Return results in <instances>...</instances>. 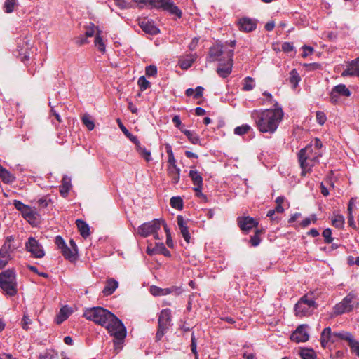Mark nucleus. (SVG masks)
I'll use <instances>...</instances> for the list:
<instances>
[{
    "instance_id": "obj_1",
    "label": "nucleus",
    "mask_w": 359,
    "mask_h": 359,
    "mask_svg": "<svg viewBox=\"0 0 359 359\" xmlns=\"http://www.w3.org/2000/svg\"><path fill=\"white\" fill-rule=\"evenodd\" d=\"M83 317L104 327L110 335L114 338L115 348H119V346L126 337V328L119 318L107 309L100 306L86 309L84 311Z\"/></svg>"
},
{
    "instance_id": "obj_2",
    "label": "nucleus",
    "mask_w": 359,
    "mask_h": 359,
    "mask_svg": "<svg viewBox=\"0 0 359 359\" xmlns=\"http://www.w3.org/2000/svg\"><path fill=\"white\" fill-rule=\"evenodd\" d=\"M284 112L279 104L275 101L273 109L262 111L256 121V126L261 133L273 134L283 120Z\"/></svg>"
},
{
    "instance_id": "obj_3",
    "label": "nucleus",
    "mask_w": 359,
    "mask_h": 359,
    "mask_svg": "<svg viewBox=\"0 0 359 359\" xmlns=\"http://www.w3.org/2000/svg\"><path fill=\"white\" fill-rule=\"evenodd\" d=\"M320 156V151H314L312 145H307L302 149L298 153V160L302 168L301 175L305 176L306 173H309Z\"/></svg>"
},
{
    "instance_id": "obj_4",
    "label": "nucleus",
    "mask_w": 359,
    "mask_h": 359,
    "mask_svg": "<svg viewBox=\"0 0 359 359\" xmlns=\"http://www.w3.org/2000/svg\"><path fill=\"white\" fill-rule=\"evenodd\" d=\"M133 1L137 4L149 5L152 8L162 9L163 11L178 18H180L182 15V11L172 0H133Z\"/></svg>"
},
{
    "instance_id": "obj_5",
    "label": "nucleus",
    "mask_w": 359,
    "mask_h": 359,
    "mask_svg": "<svg viewBox=\"0 0 359 359\" xmlns=\"http://www.w3.org/2000/svg\"><path fill=\"white\" fill-rule=\"evenodd\" d=\"M317 308L315 300L311 297V294H305L297 302L294 306L295 315L298 317H304L310 316Z\"/></svg>"
},
{
    "instance_id": "obj_6",
    "label": "nucleus",
    "mask_w": 359,
    "mask_h": 359,
    "mask_svg": "<svg viewBox=\"0 0 359 359\" xmlns=\"http://www.w3.org/2000/svg\"><path fill=\"white\" fill-rule=\"evenodd\" d=\"M13 205L30 224L35 226L39 223V215L37 213L35 208L25 205L21 201L17 200L13 201Z\"/></svg>"
},
{
    "instance_id": "obj_7",
    "label": "nucleus",
    "mask_w": 359,
    "mask_h": 359,
    "mask_svg": "<svg viewBox=\"0 0 359 359\" xmlns=\"http://www.w3.org/2000/svg\"><path fill=\"white\" fill-rule=\"evenodd\" d=\"M171 323V311L169 309H163L158 316V330L156 334V341H160L166 331L170 326Z\"/></svg>"
},
{
    "instance_id": "obj_8",
    "label": "nucleus",
    "mask_w": 359,
    "mask_h": 359,
    "mask_svg": "<svg viewBox=\"0 0 359 359\" xmlns=\"http://www.w3.org/2000/svg\"><path fill=\"white\" fill-rule=\"evenodd\" d=\"M161 226V219H156L151 222L142 224L138 227V234L142 237L146 238L150 235H154L155 239H159L157 231Z\"/></svg>"
},
{
    "instance_id": "obj_9",
    "label": "nucleus",
    "mask_w": 359,
    "mask_h": 359,
    "mask_svg": "<svg viewBox=\"0 0 359 359\" xmlns=\"http://www.w3.org/2000/svg\"><path fill=\"white\" fill-rule=\"evenodd\" d=\"M226 60L219 62V67L217 69V74L222 78H226L231 72L233 67V50H228L226 53Z\"/></svg>"
},
{
    "instance_id": "obj_10",
    "label": "nucleus",
    "mask_w": 359,
    "mask_h": 359,
    "mask_svg": "<svg viewBox=\"0 0 359 359\" xmlns=\"http://www.w3.org/2000/svg\"><path fill=\"white\" fill-rule=\"evenodd\" d=\"M355 296L353 293H349L340 303L334 306V313L336 315H340L344 313L349 312L353 310L354 306V300Z\"/></svg>"
},
{
    "instance_id": "obj_11",
    "label": "nucleus",
    "mask_w": 359,
    "mask_h": 359,
    "mask_svg": "<svg viewBox=\"0 0 359 359\" xmlns=\"http://www.w3.org/2000/svg\"><path fill=\"white\" fill-rule=\"evenodd\" d=\"M25 248L35 258H42L45 255L41 245L33 237L29 238L26 242Z\"/></svg>"
},
{
    "instance_id": "obj_12",
    "label": "nucleus",
    "mask_w": 359,
    "mask_h": 359,
    "mask_svg": "<svg viewBox=\"0 0 359 359\" xmlns=\"http://www.w3.org/2000/svg\"><path fill=\"white\" fill-rule=\"evenodd\" d=\"M228 50H224L222 46L216 45L213 47H211L209 50V61L213 62L215 60H218L219 62H223L226 60V53Z\"/></svg>"
},
{
    "instance_id": "obj_13",
    "label": "nucleus",
    "mask_w": 359,
    "mask_h": 359,
    "mask_svg": "<svg viewBox=\"0 0 359 359\" xmlns=\"http://www.w3.org/2000/svg\"><path fill=\"white\" fill-rule=\"evenodd\" d=\"M306 325H300L290 336L292 341L297 343L306 342L309 340V335L306 330Z\"/></svg>"
},
{
    "instance_id": "obj_14",
    "label": "nucleus",
    "mask_w": 359,
    "mask_h": 359,
    "mask_svg": "<svg viewBox=\"0 0 359 359\" xmlns=\"http://www.w3.org/2000/svg\"><path fill=\"white\" fill-rule=\"evenodd\" d=\"M238 225L243 231H248L258 225V222L251 217H238Z\"/></svg>"
},
{
    "instance_id": "obj_15",
    "label": "nucleus",
    "mask_w": 359,
    "mask_h": 359,
    "mask_svg": "<svg viewBox=\"0 0 359 359\" xmlns=\"http://www.w3.org/2000/svg\"><path fill=\"white\" fill-rule=\"evenodd\" d=\"M13 240V236H8L0 249V257L8 261L11 259V252L15 249L11 244Z\"/></svg>"
},
{
    "instance_id": "obj_16",
    "label": "nucleus",
    "mask_w": 359,
    "mask_h": 359,
    "mask_svg": "<svg viewBox=\"0 0 359 359\" xmlns=\"http://www.w3.org/2000/svg\"><path fill=\"white\" fill-rule=\"evenodd\" d=\"M238 29L245 32H250L257 27V20L250 18H242L238 22Z\"/></svg>"
},
{
    "instance_id": "obj_17",
    "label": "nucleus",
    "mask_w": 359,
    "mask_h": 359,
    "mask_svg": "<svg viewBox=\"0 0 359 359\" xmlns=\"http://www.w3.org/2000/svg\"><path fill=\"white\" fill-rule=\"evenodd\" d=\"M141 29L147 34L155 35L159 32V29L155 26L154 23L148 20L144 19L139 22Z\"/></svg>"
},
{
    "instance_id": "obj_18",
    "label": "nucleus",
    "mask_w": 359,
    "mask_h": 359,
    "mask_svg": "<svg viewBox=\"0 0 359 359\" xmlns=\"http://www.w3.org/2000/svg\"><path fill=\"white\" fill-rule=\"evenodd\" d=\"M342 76H355L359 77V58L353 60L346 69L341 73Z\"/></svg>"
},
{
    "instance_id": "obj_19",
    "label": "nucleus",
    "mask_w": 359,
    "mask_h": 359,
    "mask_svg": "<svg viewBox=\"0 0 359 359\" xmlns=\"http://www.w3.org/2000/svg\"><path fill=\"white\" fill-rule=\"evenodd\" d=\"M177 220L182 237L185 241L189 243L190 242L191 236L189 234L188 227L186 225V222L182 215H178Z\"/></svg>"
},
{
    "instance_id": "obj_20",
    "label": "nucleus",
    "mask_w": 359,
    "mask_h": 359,
    "mask_svg": "<svg viewBox=\"0 0 359 359\" xmlns=\"http://www.w3.org/2000/svg\"><path fill=\"white\" fill-rule=\"evenodd\" d=\"M118 286V282L114 278H108L105 287L102 290L104 296L107 297L112 294Z\"/></svg>"
},
{
    "instance_id": "obj_21",
    "label": "nucleus",
    "mask_w": 359,
    "mask_h": 359,
    "mask_svg": "<svg viewBox=\"0 0 359 359\" xmlns=\"http://www.w3.org/2000/svg\"><path fill=\"white\" fill-rule=\"evenodd\" d=\"M16 282H7L5 281L0 283V287L6 292L9 296H14L17 293Z\"/></svg>"
},
{
    "instance_id": "obj_22",
    "label": "nucleus",
    "mask_w": 359,
    "mask_h": 359,
    "mask_svg": "<svg viewBox=\"0 0 359 359\" xmlns=\"http://www.w3.org/2000/svg\"><path fill=\"white\" fill-rule=\"evenodd\" d=\"M196 59V55H187L180 59L179 65L182 69H187L191 67Z\"/></svg>"
},
{
    "instance_id": "obj_23",
    "label": "nucleus",
    "mask_w": 359,
    "mask_h": 359,
    "mask_svg": "<svg viewBox=\"0 0 359 359\" xmlns=\"http://www.w3.org/2000/svg\"><path fill=\"white\" fill-rule=\"evenodd\" d=\"M334 336L333 335V333L331 332L330 327H326L325 328L322 333L320 337V343L323 347H325L327 343L329 341H332V342L334 341Z\"/></svg>"
},
{
    "instance_id": "obj_24",
    "label": "nucleus",
    "mask_w": 359,
    "mask_h": 359,
    "mask_svg": "<svg viewBox=\"0 0 359 359\" xmlns=\"http://www.w3.org/2000/svg\"><path fill=\"white\" fill-rule=\"evenodd\" d=\"M189 176L191 178L194 187H203V177L202 175L193 168L190 170Z\"/></svg>"
},
{
    "instance_id": "obj_25",
    "label": "nucleus",
    "mask_w": 359,
    "mask_h": 359,
    "mask_svg": "<svg viewBox=\"0 0 359 359\" xmlns=\"http://www.w3.org/2000/svg\"><path fill=\"white\" fill-rule=\"evenodd\" d=\"M76 224L80 234L86 238L90 235V228L88 224L81 219H77Z\"/></svg>"
},
{
    "instance_id": "obj_26",
    "label": "nucleus",
    "mask_w": 359,
    "mask_h": 359,
    "mask_svg": "<svg viewBox=\"0 0 359 359\" xmlns=\"http://www.w3.org/2000/svg\"><path fill=\"white\" fill-rule=\"evenodd\" d=\"M168 173L173 184L178 183L180 177V169L177 166H168Z\"/></svg>"
},
{
    "instance_id": "obj_27",
    "label": "nucleus",
    "mask_w": 359,
    "mask_h": 359,
    "mask_svg": "<svg viewBox=\"0 0 359 359\" xmlns=\"http://www.w3.org/2000/svg\"><path fill=\"white\" fill-rule=\"evenodd\" d=\"M62 255L65 258L72 262H74L77 259L76 252H74L72 249L69 248L67 245L61 250Z\"/></svg>"
},
{
    "instance_id": "obj_28",
    "label": "nucleus",
    "mask_w": 359,
    "mask_h": 359,
    "mask_svg": "<svg viewBox=\"0 0 359 359\" xmlns=\"http://www.w3.org/2000/svg\"><path fill=\"white\" fill-rule=\"evenodd\" d=\"M102 32L101 30H97L96 32L94 43L99 51H100L102 53H104L106 51V46L102 37Z\"/></svg>"
},
{
    "instance_id": "obj_29",
    "label": "nucleus",
    "mask_w": 359,
    "mask_h": 359,
    "mask_svg": "<svg viewBox=\"0 0 359 359\" xmlns=\"http://www.w3.org/2000/svg\"><path fill=\"white\" fill-rule=\"evenodd\" d=\"M16 282L15 281V274L13 270H6L1 273H0V283L3 282Z\"/></svg>"
},
{
    "instance_id": "obj_30",
    "label": "nucleus",
    "mask_w": 359,
    "mask_h": 359,
    "mask_svg": "<svg viewBox=\"0 0 359 359\" xmlns=\"http://www.w3.org/2000/svg\"><path fill=\"white\" fill-rule=\"evenodd\" d=\"M134 144H135L137 151L145 161L147 162L151 161V152L149 150L142 147L139 141L138 143Z\"/></svg>"
},
{
    "instance_id": "obj_31",
    "label": "nucleus",
    "mask_w": 359,
    "mask_h": 359,
    "mask_svg": "<svg viewBox=\"0 0 359 359\" xmlns=\"http://www.w3.org/2000/svg\"><path fill=\"white\" fill-rule=\"evenodd\" d=\"M299 355L302 359H316L317 355L315 351L311 348H302L299 351Z\"/></svg>"
},
{
    "instance_id": "obj_32",
    "label": "nucleus",
    "mask_w": 359,
    "mask_h": 359,
    "mask_svg": "<svg viewBox=\"0 0 359 359\" xmlns=\"http://www.w3.org/2000/svg\"><path fill=\"white\" fill-rule=\"evenodd\" d=\"M333 335L334 336V337H337L341 339L347 341L348 343V346L350 347L355 341L352 334L348 332H334Z\"/></svg>"
},
{
    "instance_id": "obj_33",
    "label": "nucleus",
    "mask_w": 359,
    "mask_h": 359,
    "mask_svg": "<svg viewBox=\"0 0 359 359\" xmlns=\"http://www.w3.org/2000/svg\"><path fill=\"white\" fill-rule=\"evenodd\" d=\"M0 177L4 183L10 184L15 180V177L7 170L0 165Z\"/></svg>"
},
{
    "instance_id": "obj_34",
    "label": "nucleus",
    "mask_w": 359,
    "mask_h": 359,
    "mask_svg": "<svg viewBox=\"0 0 359 359\" xmlns=\"http://www.w3.org/2000/svg\"><path fill=\"white\" fill-rule=\"evenodd\" d=\"M72 185L70 179L64 177L62 181V184L60 186V192L63 197H66L70 190Z\"/></svg>"
},
{
    "instance_id": "obj_35",
    "label": "nucleus",
    "mask_w": 359,
    "mask_h": 359,
    "mask_svg": "<svg viewBox=\"0 0 359 359\" xmlns=\"http://www.w3.org/2000/svg\"><path fill=\"white\" fill-rule=\"evenodd\" d=\"M71 313V311L69 308L67 306H62L60 310V313L57 316V323L60 324L63 321H65Z\"/></svg>"
},
{
    "instance_id": "obj_36",
    "label": "nucleus",
    "mask_w": 359,
    "mask_h": 359,
    "mask_svg": "<svg viewBox=\"0 0 359 359\" xmlns=\"http://www.w3.org/2000/svg\"><path fill=\"white\" fill-rule=\"evenodd\" d=\"M180 130L192 144H200V139L196 133L189 130H183L182 128Z\"/></svg>"
},
{
    "instance_id": "obj_37",
    "label": "nucleus",
    "mask_w": 359,
    "mask_h": 359,
    "mask_svg": "<svg viewBox=\"0 0 359 359\" xmlns=\"http://www.w3.org/2000/svg\"><path fill=\"white\" fill-rule=\"evenodd\" d=\"M117 123L121 131L127 137L130 139L131 142H133V143H138V139L137 138V137L133 135L128 131V130L124 126V125L122 123L119 118L117 119Z\"/></svg>"
},
{
    "instance_id": "obj_38",
    "label": "nucleus",
    "mask_w": 359,
    "mask_h": 359,
    "mask_svg": "<svg viewBox=\"0 0 359 359\" xmlns=\"http://www.w3.org/2000/svg\"><path fill=\"white\" fill-rule=\"evenodd\" d=\"M333 90L334 93H337L339 95L344 97H349L351 92L348 88L344 84H339L334 87Z\"/></svg>"
},
{
    "instance_id": "obj_39",
    "label": "nucleus",
    "mask_w": 359,
    "mask_h": 359,
    "mask_svg": "<svg viewBox=\"0 0 359 359\" xmlns=\"http://www.w3.org/2000/svg\"><path fill=\"white\" fill-rule=\"evenodd\" d=\"M301 79L297 71L294 69L290 72V83L293 88H296Z\"/></svg>"
},
{
    "instance_id": "obj_40",
    "label": "nucleus",
    "mask_w": 359,
    "mask_h": 359,
    "mask_svg": "<svg viewBox=\"0 0 359 359\" xmlns=\"http://www.w3.org/2000/svg\"><path fill=\"white\" fill-rule=\"evenodd\" d=\"M157 251V253L162 254L165 257H170V251L165 248L163 243H156V246L152 248V252Z\"/></svg>"
},
{
    "instance_id": "obj_41",
    "label": "nucleus",
    "mask_w": 359,
    "mask_h": 359,
    "mask_svg": "<svg viewBox=\"0 0 359 359\" xmlns=\"http://www.w3.org/2000/svg\"><path fill=\"white\" fill-rule=\"evenodd\" d=\"M345 219L341 215H336L332 219V224L338 229H342L344 226Z\"/></svg>"
},
{
    "instance_id": "obj_42",
    "label": "nucleus",
    "mask_w": 359,
    "mask_h": 359,
    "mask_svg": "<svg viewBox=\"0 0 359 359\" xmlns=\"http://www.w3.org/2000/svg\"><path fill=\"white\" fill-rule=\"evenodd\" d=\"M18 5L17 0H6L4 4V10L6 13H11Z\"/></svg>"
},
{
    "instance_id": "obj_43",
    "label": "nucleus",
    "mask_w": 359,
    "mask_h": 359,
    "mask_svg": "<svg viewBox=\"0 0 359 359\" xmlns=\"http://www.w3.org/2000/svg\"><path fill=\"white\" fill-rule=\"evenodd\" d=\"M82 122L83 125L89 130H92L95 128L94 121L91 119V117L89 114H86L81 118Z\"/></svg>"
},
{
    "instance_id": "obj_44",
    "label": "nucleus",
    "mask_w": 359,
    "mask_h": 359,
    "mask_svg": "<svg viewBox=\"0 0 359 359\" xmlns=\"http://www.w3.org/2000/svg\"><path fill=\"white\" fill-rule=\"evenodd\" d=\"M170 205L173 208L181 210L183 208V201L180 196H173L170 198Z\"/></svg>"
},
{
    "instance_id": "obj_45",
    "label": "nucleus",
    "mask_w": 359,
    "mask_h": 359,
    "mask_svg": "<svg viewBox=\"0 0 359 359\" xmlns=\"http://www.w3.org/2000/svg\"><path fill=\"white\" fill-rule=\"evenodd\" d=\"M97 30H100L97 27H96L94 24L90 23V25L86 27L85 36L86 37H92L93 35H96V32Z\"/></svg>"
},
{
    "instance_id": "obj_46",
    "label": "nucleus",
    "mask_w": 359,
    "mask_h": 359,
    "mask_svg": "<svg viewBox=\"0 0 359 359\" xmlns=\"http://www.w3.org/2000/svg\"><path fill=\"white\" fill-rule=\"evenodd\" d=\"M254 79L250 76L244 79L243 90L245 91H250L254 88Z\"/></svg>"
},
{
    "instance_id": "obj_47",
    "label": "nucleus",
    "mask_w": 359,
    "mask_h": 359,
    "mask_svg": "<svg viewBox=\"0 0 359 359\" xmlns=\"http://www.w3.org/2000/svg\"><path fill=\"white\" fill-rule=\"evenodd\" d=\"M250 130V126L248 124H243L241 126H238L234 129V133L238 135H243L248 133Z\"/></svg>"
},
{
    "instance_id": "obj_48",
    "label": "nucleus",
    "mask_w": 359,
    "mask_h": 359,
    "mask_svg": "<svg viewBox=\"0 0 359 359\" xmlns=\"http://www.w3.org/2000/svg\"><path fill=\"white\" fill-rule=\"evenodd\" d=\"M262 233V231L261 230H257L255 234L251 236L250 243L252 246L256 247L260 243L261 239L259 234Z\"/></svg>"
},
{
    "instance_id": "obj_49",
    "label": "nucleus",
    "mask_w": 359,
    "mask_h": 359,
    "mask_svg": "<svg viewBox=\"0 0 359 359\" xmlns=\"http://www.w3.org/2000/svg\"><path fill=\"white\" fill-rule=\"evenodd\" d=\"M137 83L142 90H145L149 87L150 84L149 82L144 78V76L140 77Z\"/></svg>"
},
{
    "instance_id": "obj_50",
    "label": "nucleus",
    "mask_w": 359,
    "mask_h": 359,
    "mask_svg": "<svg viewBox=\"0 0 359 359\" xmlns=\"http://www.w3.org/2000/svg\"><path fill=\"white\" fill-rule=\"evenodd\" d=\"M323 236L324 237L326 243H331L332 241V231L330 229H326L323 231Z\"/></svg>"
},
{
    "instance_id": "obj_51",
    "label": "nucleus",
    "mask_w": 359,
    "mask_h": 359,
    "mask_svg": "<svg viewBox=\"0 0 359 359\" xmlns=\"http://www.w3.org/2000/svg\"><path fill=\"white\" fill-rule=\"evenodd\" d=\"M316 221V216L315 215H311V217H306L301 222V226L302 227H306L311 222L315 223Z\"/></svg>"
},
{
    "instance_id": "obj_52",
    "label": "nucleus",
    "mask_w": 359,
    "mask_h": 359,
    "mask_svg": "<svg viewBox=\"0 0 359 359\" xmlns=\"http://www.w3.org/2000/svg\"><path fill=\"white\" fill-rule=\"evenodd\" d=\"M316 120H317V122L320 125H323L327 120L326 115L323 111H317L316 112Z\"/></svg>"
},
{
    "instance_id": "obj_53",
    "label": "nucleus",
    "mask_w": 359,
    "mask_h": 359,
    "mask_svg": "<svg viewBox=\"0 0 359 359\" xmlns=\"http://www.w3.org/2000/svg\"><path fill=\"white\" fill-rule=\"evenodd\" d=\"M157 74V67L155 65H150L146 67V74L148 76H153Z\"/></svg>"
},
{
    "instance_id": "obj_54",
    "label": "nucleus",
    "mask_w": 359,
    "mask_h": 359,
    "mask_svg": "<svg viewBox=\"0 0 359 359\" xmlns=\"http://www.w3.org/2000/svg\"><path fill=\"white\" fill-rule=\"evenodd\" d=\"M55 243L57 246V248L62 250L65 245L66 243L64 239L60 236H57L55 238Z\"/></svg>"
},
{
    "instance_id": "obj_55",
    "label": "nucleus",
    "mask_w": 359,
    "mask_h": 359,
    "mask_svg": "<svg viewBox=\"0 0 359 359\" xmlns=\"http://www.w3.org/2000/svg\"><path fill=\"white\" fill-rule=\"evenodd\" d=\"M163 291V288L157 286H151L150 288V292L154 296H162Z\"/></svg>"
},
{
    "instance_id": "obj_56",
    "label": "nucleus",
    "mask_w": 359,
    "mask_h": 359,
    "mask_svg": "<svg viewBox=\"0 0 359 359\" xmlns=\"http://www.w3.org/2000/svg\"><path fill=\"white\" fill-rule=\"evenodd\" d=\"M57 358V354L53 351H47L43 355H41L39 359H55Z\"/></svg>"
},
{
    "instance_id": "obj_57",
    "label": "nucleus",
    "mask_w": 359,
    "mask_h": 359,
    "mask_svg": "<svg viewBox=\"0 0 359 359\" xmlns=\"http://www.w3.org/2000/svg\"><path fill=\"white\" fill-rule=\"evenodd\" d=\"M32 323V320L31 319H29V316H27V315H24L23 316V318H22V328L24 330H28V325Z\"/></svg>"
},
{
    "instance_id": "obj_58",
    "label": "nucleus",
    "mask_w": 359,
    "mask_h": 359,
    "mask_svg": "<svg viewBox=\"0 0 359 359\" xmlns=\"http://www.w3.org/2000/svg\"><path fill=\"white\" fill-rule=\"evenodd\" d=\"M203 187H194V190L197 197L206 200V196L202 193Z\"/></svg>"
},
{
    "instance_id": "obj_59",
    "label": "nucleus",
    "mask_w": 359,
    "mask_h": 359,
    "mask_svg": "<svg viewBox=\"0 0 359 359\" xmlns=\"http://www.w3.org/2000/svg\"><path fill=\"white\" fill-rule=\"evenodd\" d=\"M196 347H197L196 339L195 338L194 334H191V352L194 355H196V353H197Z\"/></svg>"
},
{
    "instance_id": "obj_60",
    "label": "nucleus",
    "mask_w": 359,
    "mask_h": 359,
    "mask_svg": "<svg viewBox=\"0 0 359 359\" xmlns=\"http://www.w3.org/2000/svg\"><path fill=\"white\" fill-rule=\"evenodd\" d=\"M293 48H294V47H293L292 43H289V42H285L282 45V50L286 53L291 52L293 50Z\"/></svg>"
},
{
    "instance_id": "obj_61",
    "label": "nucleus",
    "mask_w": 359,
    "mask_h": 359,
    "mask_svg": "<svg viewBox=\"0 0 359 359\" xmlns=\"http://www.w3.org/2000/svg\"><path fill=\"white\" fill-rule=\"evenodd\" d=\"M355 198H351L348 202V208H347V210H348V214L350 215V214H353V210L355 208Z\"/></svg>"
},
{
    "instance_id": "obj_62",
    "label": "nucleus",
    "mask_w": 359,
    "mask_h": 359,
    "mask_svg": "<svg viewBox=\"0 0 359 359\" xmlns=\"http://www.w3.org/2000/svg\"><path fill=\"white\" fill-rule=\"evenodd\" d=\"M339 95L337 93H334V90L332 89L330 95V102L333 104L337 103L339 100Z\"/></svg>"
},
{
    "instance_id": "obj_63",
    "label": "nucleus",
    "mask_w": 359,
    "mask_h": 359,
    "mask_svg": "<svg viewBox=\"0 0 359 359\" xmlns=\"http://www.w3.org/2000/svg\"><path fill=\"white\" fill-rule=\"evenodd\" d=\"M303 48H304V51L302 53L303 57H307L309 55H311L313 52V48L312 47L304 46L303 47Z\"/></svg>"
},
{
    "instance_id": "obj_64",
    "label": "nucleus",
    "mask_w": 359,
    "mask_h": 359,
    "mask_svg": "<svg viewBox=\"0 0 359 359\" xmlns=\"http://www.w3.org/2000/svg\"><path fill=\"white\" fill-rule=\"evenodd\" d=\"M203 88L201 87V86H198L195 89V93H194V98L198 99V98L201 97L202 95H203Z\"/></svg>"
}]
</instances>
